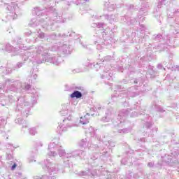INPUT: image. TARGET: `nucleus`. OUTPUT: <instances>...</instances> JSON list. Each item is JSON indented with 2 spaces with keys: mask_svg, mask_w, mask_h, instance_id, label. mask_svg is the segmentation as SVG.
<instances>
[{
  "mask_svg": "<svg viewBox=\"0 0 179 179\" xmlns=\"http://www.w3.org/2000/svg\"><path fill=\"white\" fill-rule=\"evenodd\" d=\"M71 99H80L82 97V93L79 91H76L71 94Z\"/></svg>",
  "mask_w": 179,
  "mask_h": 179,
  "instance_id": "f257e3e1",
  "label": "nucleus"
},
{
  "mask_svg": "<svg viewBox=\"0 0 179 179\" xmlns=\"http://www.w3.org/2000/svg\"><path fill=\"white\" fill-rule=\"evenodd\" d=\"M80 122L83 125H86V124H89V118L85 116H83L80 119Z\"/></svg>",
  "mask_w": 179,
  "mask_h": 179,
  "instance_id": "f03ea898",
  "label": "nucleus"
},
{
  "mask_svg": "<svg viewBox=\"0 0 179 179\" xmlns=\"http://www.w3.org/2000/svg\"><path fill=\"white\" fill-rule=\"evenodd\" d=\"M16 164H14L11 167V170H15V169H16Z\"/></svg>",
  "mask_w": 179,
  "mask_h": 179,
  "instance_id": "7ed1b4c3",
  "label": "nucleus"
},
{
  "mask_svg": "<svg viewBox=\"0 0 179 179\" xmlns=\"http://www.w3.org/2000/svg\"><path fill=\"white\" fill-rule=\"evenodd\" d=\"M91 110H93V108H91Z\"/></svg>",
  "mask_w": 179,
  "mask_h": 179,
  "instance_id": "20e7f679",
  "label": "nucleus"
}]
</instances>
